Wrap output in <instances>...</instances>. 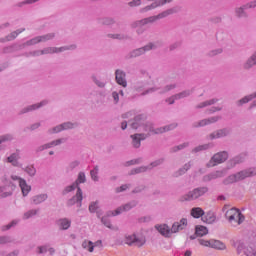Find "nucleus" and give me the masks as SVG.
<instances>
[{"label":"nucleus","mask_w":256,"mask_h":256,"mask_svg":"<svg viewBox=\"0 0 256 256\" xmlns=\"http://www.w3.org/2000/svg\"><path fill=\"white\" fill-rule=\"evenodd\" d=\"M177 88V84H168L162 88L160 93H169V91H173V89Z\"/></svg>","instance_id":"55"},{"label":"nucleus","mask_w":256,"mask_h":256,"mask_svg":"<svg viewBox=\"0 0 256 256\" xmlns=\"http://www.w3.org/2000/svg\"><path fill=\"white\" fill-rule=\"evenodd\" d=\"M19 159V154L12 153L9 157H7V163H13V161H17Z\"/></svg>","instance_id":"63"},{"label":"nucleus","mask_w":256,"mask_h":256,"mask_svg":"<svg viewBox=\"0 0 256 256\" xmlns=\"http://www.w3.org/2000/svg\"><path fill=\"white\" fill-rule=\"evenodd\" d=\"M132 139V146L134 149H139L141 147V142L145 141V139H149V134L145 133H136L130 136Z\"/></svg>","instance_id":"14"},{"label":"nucleus","mask_w":256,"mask_h":256,"mask_svg":"<svg viewBox=\"0 0 256 256\" xmlns=\"http://www.w3.org/2000/svg\"><path fill=\"white\" fill-rule=\"evenodd\" d=\"M177 123L170 124L168 126L160 127V128H155V124L150 121L144 122V125H142L141 130L143 131L144 135H161V133H167V131H173V129H176Z\"/></svg>","instance_id":"3"},{"label":"nucleus","mask_w":256,"mask_h":256,"mask_svg":"<svg viewBox=\"0 0 256 256\" xmlns=\"http://www.w3.org/2000/svg\"><path fill=\"white\" fill-rule=\"evenodd\" d=\"M39 213V209H32L28 210L27 212L24 213L23 219H31V217H35Z\"/></svg>","instance_id":"46"},{"label":"nucleus","mask_w":256,"mask_h":256,"mask_svg":"<svg viewBox=\"0 0 256 256\" xmlns=\"http://www.w3.org/2000/svg\"><path fill=\"white\" fill-rule=\"evenodd\" d=\"M221 177H225V172L223 171H215L210 174H206L203 176L202 181L203 183H209L215 179H221Z\"/></svg>","instance_id":"21"},{"label":"nucleus","mask_w":256,"mask_h":256,"mask_svg":"<svg viewBox=\"0 0 256 256\" xmlns=\"http://www.w3.org/2000/svg\"><path fill=\"white\" fill-rule=\"evenodd\" d=\"M91 79H92L93 83H95V85H97V87H99L100 89H104V87L106 85L105 82L98 80L97 76H95V75L91 76Z\"/></svg>","instance_id":"53"},{"label":"nucleus","mask_w":256,"mask_h":256,"mask_svg":"<svg viewBox=\"0 0 256 256\" xmlns=\"http://www.w3.org/2000/svg\"><path fill=\"white\" fill-rule=\"evenodd\" d=\"M256 168H248L246 170H242L236 174H232L223 180L224 185H231L233 183H237V181H243V179H247V177H255Z\"/></svg>","instance_id":"5"},{"label":"nucleus","mask_w":256,"mask_h":256,"mask_svg":"<svg viewBox=\"0 0 256 256\" xmlns=\"http://www.w3.org/2000/svg\"><path fill=\"white\" fill-rule=\"evenodd\" d=\"M88 209L90 213H95L99 209V202H91Z\"/></svg>","instance_id":"58"},{"label":"nucleus","mask_w":256,"mask_h":256,"mask_svg":"<svg viewBox=\"0 0 256 256\" xmlns=\"http://www.w3.org/2000/svg\"><path fill=\"white\" fill-rule=\"evenodd\" d=\"M127 74L125 71L121 69H117L115 71V81L117 84L121 85V87H127Z\"/></svg>","instance_id":"19"},{"label":"nucleus","mask_w":256,"mask_h":256,"mask_svg":"<svg viewBox=\"0 0 256 256\" xmlns=\"http://www.w3.org/2000/svg\"><path fill=\"white\" fill-rule=\"evenodd\" d=\"M190 215L194 217V219H199L205 215V211L202 210L201 207H194L190 210Z\"/></svg>","instance_id":"26"},{"label":"nucleus","mask_w":256,"mask_h":256,"mask_svg":"<svg viewBox=\"0 0 256 256\" xmlns=\"http://www.w3.org/2000/svg\"><path fill=\"white\" fill-rule=\"evenodd\" d=\"M246 256H256V250L249 247L244 251Z\"/></svg>","instance_id":"64"},{"label":"nucleus","mask_w":256,"mask_h":256,"mask_svg":"<svg viewBox=\"0 0 256 256\" xmlns=\"http://www.w3.org/2000/svg\"><path fill=\"white\" fill-rule=\"evenodd\" d=\"M51 148H52L51 142H49V143H46V144H43V145L39 146L36 149V153H41V151H45V149H51Z\"/></svg>","instance_id":"60"},{"label":"nucleus","mask_w":256,"mask_h":256,"mask_svg":"<svg viewBox=\"0 0 256 256\" xmlns=\"http://www.w3.org/2000/svg\"><path fill=\"white\" fill-rule=\"evenodd\" d=\"M215 214H213L212 212H208L207 215L202 217V221L204 223H215Z\"/></svg>","instance_id":"37"},{"label":"nucleus","mask_w":256,"mask_h":256,"mask_svg":"<svg viewBox=\"0 0 256 256\" xmlns=\"http://www.w3.org/2000/svg\"><path fill=\"white\" fill-rule=\"evenodd\" d=\"M217 121H221V116H212L210 118H206L203 120H200L199 122H196L192 125V127H205L207 125H211L213 123H217Z\"/></svg>","instance_id":"18"},{"label":"nucleus","mask_w":256,"mask_h":256,"mask_svg":"<svg viewBox=\"0 0 256 256\" xmlns=\"http://www.w3.org/2000/svg\"><path fill=\"white\" fill-rule=\"evenodd\" d=\"M47 194H39L32 197V203L33 205H41V203H44V201H47L48 199Z\"/></svg>","instance_id":"23"},{"label":"nucleus","mask_w":256,"mask_h":256,"mask_svg":"<svg viewBox=\"0 0 256 256\" xmlns=\"http://www.w3.org/2000/svg\"><path fill=\"white\" fill-rule=\"evenodd\" d=\"M163 163H165V158H160L158 160L151 162L148 165V171H151V169H153L154 167H159V165H163Z\"/></svg>","instance_id":"43"},{"label":"nucleus","mask_w":256,"mask_h":256,"mask_svg":"<svg viewBox=\"0 0 256 256\" xmlns=\"http://www.w3.org/2000/svg\"><path fill=\"white\" fill-rule=\"evenodd\" d=\"M61 131H63V125H62V124H60V125H58V126L52 128V129H49V130H48V133H50V134H53V133H61Z\"/></svg>","instance_id":"62"},{"label":"nucleus","mask_w":256,"mask_h":256,"mask_svg":"<svg viewBox=\"0 0 256 256\" xmlns=\"http://www.w3.org/2000/svg\"><path fill=\"white\" fill-rule=\"evenodd\" d=\"M37 43H41L39 36H36L26 41L25 43L20 44L18 49H25V47H31V45H37Z\"/></svg>","instance_id":"28"},{"label":"nucleus","mask_w":256,"mask_h":256,"mask_svg":"<svg viewBox=\"0 0 256 256\" xmlns=\"http://www.w3.org/2000/svg\"><path fill=\"white\" fill-rule=\"evenodd\" d=\"M40 43H47V41H53L55 39V33H48L46 35L38 36Z\"/></svg>","instance_id":"34"},{"label":"nucleus","mask_w":256,"mask_h":256,"mask_svg":"<svg viewBox=\"0 0 256 256\" xmlns=\"http://www.w3.org/2000/svg\"><path fill=\"white\" fill-rule=\"evenodd\" d=\"M255 7H256V0H254L250 3H247L243 6L235 8V15L239 19L247 18V17H249V15L245 11H247V9H255Z\"/></svg>","instance_id":"11"},{"label":"nucleus","mask_w":256,"mask_h":256,"mask_svg":"<svg viewBox=\"0 0 256 256\" xmlns=\"http://www.w3.org/2000/svg\"><path fill=\"white\" fill-rule=\"evenodd\" d=\"M187 147H189V142H184L178 146L170 148V153H177V151H183V149H187Z\"/></svg>","instance_id":"35"},{"label":"nucleus","mask_w":256,"mask_h":256,"mask_svg":"<svg viewBox=\"0 0 256 256\" xmlns=\"http://www.w3.org/2000/svg\"><path fill=\"white\" fill-rule=\"evenodd\" d=\"M80 165L79 160H74L70 162L66 168L67 173H71V171L77 169V166Z\"/></svg>","instance_id":"48"},{"label":"nucleus","mask_w":256,"mask_h":256,"mask_svg":"<svg viewBox=\"0 0 256 256\" xmlns=\"http://www.w3.org/2000/svg\"><path fill=\"white\" fill-rule=\"evenodd\" d=\"M153 49H156L155 44H153V42H150L143 47L136 48L130 51L128 54L125 55V59H135L137 57H141V55H145L147 51H153Z\"/></svg>","instance_id":"7"},{"label":"nucleus","mask_w":256,"mask_h":256,"mask_svg":"<svg viewBox=\"0 0 256 256\" xmlns=\"http://www.w3.org/2000/svg\"><path fill=\"white\" fill-rule=\"evenodd\" d=\"M221 53H223V48H217L210 50L206 55L207 57H217V55H221Z\"/></svg>","instance_id":"50"},{"label":"nucleus","mask_w":256,"mask_h":256,"mask_svg":"<svg viewBox=\"0 0 256 256\" xmlns=\"http://www.w3.org/2000/svg\"><path fill=\"white\" fill-rule=\"evenodd\" d=\"M231 128H222L219 130H216L214 132H212L209 136L208 139H221L223 137H229V135H231Z\"/></svg>","instance_id":"15"},{"label":"nucleus","mask_w":256,"mask_h":256,"mask_svg":"<svg viewBox=\"0 0 256 256\" xmlns=\"http://www.w3.org/2000/svg\"><path fill=\"white\" fill-rule=\"evenodd\" d=\"M75 127H79V123L75 122H64L62 123L63 131H67V129H75Z\"/></svg>","instance_id":"45"},{"label":"nucleus","mask_w":256,"mask_h":256,"mask_svg":"<svg viewBox=\"0 0 256 256\" xmlns=\"http://www.w3.org/2000/svg\"><path fill=\"white\" fill-rule=\"evenodd\" d=\"M218 102H219V99H217V98L206 100V101L201 102L200 104L196 105V109H205V107L215 105V103H218Z\"/></svg>","instance_id":"27"},{"label":"nucleus","mask_w":256,"mask_h":256,"mask_svg":"<svg viewBox=\"0 0 256 256\" xmlns=\"http://www.w3.org/2000/svg\"><path fill=\"white\" fill-rule=\"evenodd\" d=\"M23 171H25V173H27V175H29V177H35V175L37 174V169H35V166L33 165H29L26 168H22Z\"/></svg>","instance_id":"39"},{"label":"nucleus","mask_w":256,"mask_h":256,"mask_svg":"<svg viewBox=\"0 0 256 256\" xmlns=\"http://www.w3.org/2000/svg\"><path fill=\"white\" fill-rule=\"evenodd\" d=\"M108 39H116L117 41H127L129 40V35L124 33H116V34H107Z\"/></svg>","instance_id":"25"},{"label":"nucleus","mask_w":256,"mask_h":256,"mask_svg":"<svg viewBox=\"0 0 256 256\" xmlns=\"http://www.w3.org/2000/svg\"><path fill=\"white\" fill-rule=\"evenodd\" d=\"M197 237H203L209 233V229L205 226H196L195 227Z\"/></svg>","instance_id":"32"},{"label":"nucleus","mask_w":256,"mask_h":256,"mask_svg":"<svg viewBox=\"0 0 256 256\" xmlns=\"http://www.w3.org/2000/svg\"><path fill=\"white\" fill-rule=\"evenodd\" d=\"M180 9L178 6L167 9L156 16H150L148 18H144L142 20H137L131 23L132 29H138L139 27H143L145 25H149V23H155V21H159V19H165L169 17V15H175V13H179Z\"/></svg>","instance_id":"1"},{"label":"nucleus","mask_w":256,"mask_h":256,"mask_svg":"<svg viewBox=\"0 0 256 256\" xmlns=\"http://www.w3.org/2000/svg\"><path fill=\"white\" fill-rule=\"evenodd\" d=\"M82 201H83V190H81V187H78L76 195L68 200L67 206L71 207L75 205V203H77V207H81Z\"/></svg>","instance_id":"17"},{"label":"nucleus","mask_w":256,"mask_h":256,"mask_svg":"<svg viewBox=\"0 0 256 256\" xmlns=\"http://www.w3.org/2000/svg\"><path fill=\"white\" fill-rule=\"evenodd\" d=\"M19 223L18 220H12L9 224L1 227V231H9L12 227H15Z\"/></svg>","instance_id":"52"},{"label":"nucleus","mask_w":256,"mask_h":256,"mask_svg":"<svg viewBox=\"0 0 256 256\" xmlns=\"http://www.w3.org/2000/svg\"><path fill=\"white\" fill-rule=\"evenodd\" d=\"M129 187H131V184H123L122 186L117 187L115 189V192L116 193H123V191H127L129 189Z\"/></svg>","instance_id":"61"},{"label":"nucleus","mask_w":256,"mask_h":256,"mask_svg":"<svg viewBox=\"0 0 256 256\" xmlns=\"http://www.w3.org/2000/svg\"><path fill=\"white\" fill-rule=\"evenodd\" d=\"M125 243L130 247H143V245L147 243V240L143 236L139 237L135 234H132L125 237Z\"/></svg>","instance_id":"10"},{"label":"nucleus","mask_w":256,"mask_h":256,"mask_svg":"<svg viewBox=\"0 0 256 256\" xmlns=\"http://www.w3.org/2000/svg\"><path fill=\"white\" fill-rule=\"evenodd\" d=\"M146 171H149L148 166H140V167H137V168H133L129 172V175H139V173H146Z\"/></svg>","instance_id":"33"},{"label":"nucleus","mask_w":256,"mask_h":256,"mask_svg":"<svg viewBox=\"0 0 256 256\" xmlns=\"http://www.w3.org/2000/svg\"><path fill=\"white\" fill-rule=\"evenodd\" d=\"M23 31H25V28L18 29L16 31L12 32L11 34H9L7 36V41H13V39H17V36L20 35V33H23Z\"/></svg>","instance_id":"47"},{"label":"nucleus","mask_w":256,"mask_h":256,"mask_svg":"<svg viewBox=\"0 0 256 256\" xmlns=\"http://www.w3.org/2000/svg\"><path fill=\"white\" fill-rule=\"evenodd\" d=\"M213 143L203 144L192 149V153H201V151H207L208 149H213Z\"/></svg>","instance_id":"30"},{"label":"nucleus","mask_w":256,"mask_h":256,"mask_svg":"<svg viewBox=\"0 0 256 256\" xmlns=\"http://www.w3.org/2000/svg\"><path fill=\"white\" fill-rule=\"evenodd\" d=\"M82 247H83V249H87V251H89V253H93V251L95 249V245H93V242L89 241V240H84L82 243Z\"/></svg>","instance_id":"36"},{"label":"nucleus","mask_w":256,"mask_h":256,"mask_svg":"<svg viewBox=\"0 0 256 256\" xmlns=\"http://www.w3.org/2000/svg\"><path fill=\"white\" fill-rule=\"evenodd\" d=\"M92 181H99V166H95L93 170L90 171Z\"/></svg>","instance_id":"49"},{"label":"nucleus","mask_w":256,"mask_h":256,"mask_svg":"<svg viewBox=\"0 0 256 256\" xmlns=\"http://www.w3.org/2000/svg\"><path fill=\"white\" fill-rule=\"evenodd\" d=\"M227 159H229L228 151L218 152L214 154L213 157L210 159V161L207 164V167H215L216 165L225 163Z\"/></svg>","instance_id":"8"},{"label":"nucleus","mask_w":256,"mask_h":256,"mask_svg":"<svg viewBox=\"0 0 256 256\" xmlns=\"http://www.w3.org/2000/svg\"><path fill=\"white\" fill-rule=\"evenodd\" d=\"M58 225H59V229H61L62 231H67V229L71 227V220L67 218H62L58 220Z\"/></svg>","instance_id":"29"},{"label":"nucleus","mask_w":256,"mask_h":256,"mask_svg":"<svg viewBox=\"0 0 256 256\" xmlns=\"http://www.w3.org/2000/svg\"><path fill=\"white\" fill-rule=\"evenodd\" d=\"M210 247L212 249H218L220 251H223V249H225V244H223V242H221L219 240L211 239L210 240Z\"/></svg>","instance_id":"31"},{"label":"nucleus","mask_w":256,"mask_h":256,"mask_svg":"<svg viewBox=\"0 0 256 256\" xmlns=\"http://www.w3.org/2000/svg\"><path fill=\"white\" fill-rule=\"evenodd\" d=\"M139 205V201L131 200L130 202L118 207L114 212H109L108 215H112L115 217L116 215H121L123 212L131 211V209H135V206Z\"/></svg>","instance_id":"12"},{"label":"nucleus","mask_w":256,"mask_h":256,"mask_svg":"<svg viewBox=\"0 0 256 256\" xmlns=\"http://www.w3.org/2000/svg\"><path fill=\"white\" fill-rule=\"evenodd\" d=\"M247 157V153H240L239 155L235 156L234 158L228 161L229 169H233L236 165H241V163L245 162Z\"/></svg>","instance_id":"20"},{"label":"nucleus","mask_w":256,"mask_h":256,"mask_svg":"<svg viewBox=\"0 0 256 256\" xmlns=\"http://www.w3.org/2000/svg\"><path fill=\"white\" fill-rule=\"evenodd\" d=\"M209 193V187L207 186H200L188 191L186 194L180 196L179 201L180 203L197 201V199H201Z\"/></svg>","instance_id":"4"},{"label":"nucleus","mask_w":256,"mask_h":256,"mask_svg":"<svg viewBox=\"0 0 256 256\" xmlns=\"http://www.w3.org/2000/svg\"><path fill=\"white\" fill-rule=\"evenodd\" d=\"M187 227V218H182L180 222H174L171 229L167 224L156 225L155 229L158 230L160 235L163 237H169L171 233H179V231H183Z\"/></svg>","instance_id":"2"},{"label":"nucleus","mask_w":256,"mask_h":256,"mask_svg":"<svg viewBox=\"0 0 256 256\" xmlns=\"http://www.w3.org/2000/svg\"><path fill=\"white\" fill-rule=\"evenodd\" d=\"M7 243H13L11 236H0V245H7Z\"/></svg>","instance_id":"56"},{"label":"nucleus","mask_w":256,"mask_h":256,"mask_svg":"<svg viewBox=\"0 0 256 256\" xmlns=\"http://www.w3.org/2000/svg\"><path fill=\"white\" fill-rule=\"evenodd\" d=\"M147 121V116L145 114H138L132 120H129L131 129H139L143 127L144 123Z\"/></svg>","instance_id":"13"},{"label":"nucleus","mask_w":256,"mask_h":256,"mask_svg":"<svg viewBox=\"0 0 256 256\" xmlns=\"http://www.w3.org/2000/svg\"><path fill=\"white\" fill-rule=\"evenodd\" d=\"M0 198L5 199V197H11L13 195V192H5V186H0Z\"/></svg>","instance_id":"57"},{"label":"nucleus","mask_w":256,"mask_h":256,"mask_svg":"<svg viewBox=\"0 0 256 256\" xmlns=\"http://www.w3.org/2000/svg\"><path fill=\"white\" fill-rule=\"evenodd\" d=\"M49 104V100H42L40 103L32 104L30 106H27L23 108L19 115H25V113H31V111H37V109H41V107H45V105Z\"/></svg>","instance_id":"16"},{"label":"nucleus","mask_w":256,"mask_h":256,"mask_svg":"<svg viewBox=\"0 0 256 256\" xmlns=\"http://www.w3.org/2000/svg\"><path fill=\"white\" fill-rule=\"evenodd\" d=\"M143 163V158H137L125 163V167H131V165H141Z\"/></svg>","instance_id":"51"},{"label":"nucleus","mask_w":256,"mask_h":256,"mask_svg":"<svg viewBox=\"0 0 256 256\" xmlns=\"http://www.w3.org/2000/svg\"><path fill=\"white\" fill-rule=\"evenodd\" d=\"M225 217L232 225H241V223L245 221V216L241 213V210L237 208H231L230 210H227Z\"/></svg>","instance_id":"6"},{"label":"nucleus","mask_w":256,"mask_h":256,"mask_svg":"<svg viewBox=\"0 0 256 256\" xmlns=\"http://www.w3.org/2000/svg\"><path fill=\"white\" fill-rule=\"evenodd\" d=\"M77 189V191H79V186L76 185V183H72L69 186H66L64 188V190L62 191V195H67V193H71L72 191H75Z\"/></svg>","instance_id":"40"},{"label":"nucleus","mask_w":256,"mask_h":256,"mask_svg":"<svg viewBox=\"0 0 256 256\" xmlns=\"http://www.w3.org/2000/svg\"><path fill=\"white\" fill-rule=\"evenodd\" d=\"M86 182H87V177L85 176V172H79L78 177L74 183L77 185V187H79L81 183H86Z\"/></svg>","instance_id":"38"},{"label":"nucleus","mask_w":256,"mask_h":256,"mask_svg":"<svg viewBox=\"0 0 256 256\" xmlns=\"http://www.w3.org/2000/svg\"><path fill=\"white\" fill-rule=\"evenodd\" d=\"M77 49V44H72L69 46L62 47H46L41 50L42 55H52L53 53H63V51H75Z\"/></svg>","instance_id":"9"},{"label":"nucleus","mask_w":256,"mask_h":256,"mask_svg":"<svg viewBox=\"0 0 256 256\" xmlns=\"http://www.w3.org/2000/svg\"><path fill=\"white\" fill-rule=\"evenodd\" d=\"M101 25L111 26L115 25V18L105 17L100 19Z\"/></svg>","instance_id":"44"},{"label":"nucleus","mask_w":256,"mask_h":256,"mask_svg":"<svg viewBox=\"0 0 256 256\" xmlns=\"http://www.w3.org/2000/svg\"><path fill=\"white\" fill-rule=\"evenodd\" d=\"M101 223H103V225H105V227H108V229H112V225H111V220L109 219V217L107 216H103L101 218Z\"/></svg>","instance_id":"59"},{"label":"nucleus","mask_w":256,"mask_h":256,"mask_svg":"<svg viewBox=\"0 0 256 256\" xmlns=\"http://www.w3.org/2000/svg\"><path fill=\"white\" fill-rule=\"evenodd\" d=\"M193 93V90H184L178 94H175V99L179 101V99H185V97L191 96Z\"/></svg>","instance_id":"41"},{"label":"nucleus","mask_w":256,"mask_h":256,"mask_svg":"<svg viewBox=\"0 0 256 256\" xmlns=\"http://www.w3.org/2000/svg\"><path fill=\"white\" fill-rule=\"evenodd\" d=\"M23 197H27L29 195V192L31 191V186L27 184V181L25 179H20V186Z\"/></svg>","instance_id":"24"},{"label":"nucleus","mask_w":256,"mask_h":256,"mask_svg":"<svg viewBox=\"0 0 256 256\" xmlns=\"http://www.w3.org/2000/svg\"><path fill=\"white\" fill-rule=\"evenodd\" d=\"M20 44H14L12 46L5 47L3 53H14V51H21L22 48H19Z\"/></svg>","instance_id":"42"},{"label":"nucleus","mask_w":256,"mask_h":256,"mask_svg":"<svg viewBox=\"0 0 256 256\" xmlns=\"http://www.w3.org/2000/svg\"><path fill=\"white\" fill-rule=\"evenodd\" d=\"M8 141H13V134H4L0 136V145L1 143H7Z\"/></svg>","instance_id":"54"},{"label":"nucleus","mask_w":256,"mask_h":256,"mask_svg":"<svg viewBox=\"0 0 256 256\" xmlns=\"http://www.w3.org/2000/svg\"><path fill=\"white\" fill-rule=\"evenodd\" d=\"M253 99H256V92L249 94L240 100H237L236 105L237 107H243V105H246V103H249V101H253Z\"/></svg>","instance_id":"22"}]
</instances>
